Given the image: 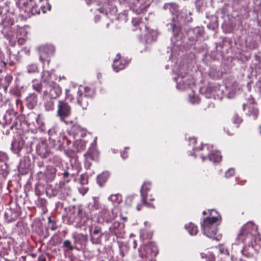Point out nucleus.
Returning a JSON list of instances; mask_svg holds the SVG:
<instances>
[{
	"instance_id": "a18cd8bd",
	"label": "nucleus",
	"mask_w": 261,
	"mask_h": 261,
	"mask_svg": "<svg viewBox=\"0 0 261 261\" xmlns=\"http://www.w3.org/2000/svg\"><path fill=\"white\" fill-rule=\"evenodd\" d=\"M206 261H215L216 257L213 252H208L206 255Z\"/></svg>"
},
{
	"instance_id": "6e6552de",
	"label": "nucleus",
	"mask_w": 261,
	"mask_h": 261,
	"mask_svg": "<svg viewBox=\"0 0 261 261\" xmlns=\"http://www.w3.org/2000/svg\"><path fill=\"white\" fill-rule=\"evenodd\" d=\"M44 94L51 99H56L62 93V89L58 84L48 86L44 88Z\"/></svg>"
},
{
	"instance_id": "423d86ee",
	"label": "nucleus",
	"mask_w": 261,
	"mask_h": 261,
	"mask_svg": "<svg viewBox=\"0 0 261 261\" xmlns=\"http://www.w3.org/2000/svg\"><path fill=\"white\" fill-rule=\"evenodd\" d=\"M48 134L49 144L56 148H60L63 146L65 141H68L66 137L61 134L58 126L52 127L49 129Z\"/></svg>"
},
{
	"instance_id": "4468645a",
	"label": "nucleus",
	"mask_w": 261,
	"mask_h": 261,
	"mask_svg": "<svg viewBox=\"0 0 261 261\" xmlns=\"http://www.w3.org/2000/svg\"><path fill=\"white\" fill-rule=\"evenodd\" d=\"M221 216L218 215L217 216L207 217L203 219L201 224V229L203 230L208 227L216 226L215 224L217 223Z\"/></svg>"
},
{
	"instance_id": "f257e3e1",
	"label": "nucleus",
	"mask_w": 261,
	"mask_h": 261,
	"mask_svg": "<svg viewBox=\"0 0 261 261\" xmlns=\"http://www.w3.org/2000/svg\"><path fill=\"white\" fill-rule=\"evenodd\" d=\"M238 243L247 244L249 247L257 245V242L260 241L258 232V228L252 222H248L243 225L238 234Z\"/></svg>"
},
{
	"instance_id": "f03ea898",
	"label": "nucleus",
	"mask_w": 261,
	"mask_h": 261,
	"mask_svg": "<svg viewBox=\"0 0 261 261\" xmlns=\"http://www.w3.org/2000/svg\"><path fill=\"white\" fill-rule=\"evenodd\" d=\"M151 189V183L149 181H145L142 185L140 190V202L138 203L137 197L133 196L128 197L127 202L129 203L131 206H133L137 203L136 208L138 211H141L143 206L149 208H154L155 207L152 203V201L154 200V198L152 195H148V192Z\"/></svg>"
},
{
	"instance_id": "603ef678",
	"label": "nucleus",
	"mask_w": 261,
	"mask_h": 261,
	"mask_svg": "<svg viewBox=\"0 0 261 261\" xmlns=\"http://www.w3.org/2000/svg\"><path fill=\"white\" fill-rule=\"evenodd\" d=\"M101 231V229L98 227H95L91 235H98Z\"/></svg>"
},
{
	"instance_id": "2eb2a0df",
	"label": "nucleus",
	"mask_w": 261,
	"mask_h": 261,
	"mask_svg": "<svg viewBox=\"0 0 261 261\" xmlns=\"http://www.w3.org/2000/svg\"><path fill=\"white\" fill-rule=\"evenodd\" d=\"M89 98L84 95L82 90L79 89L76 97L77 103L83 110L87 109L89 105Z\"/></svg>"
},
{
	"instance_id": "7c9ffc66",
	"label": "nucleus",
	"mask_w": 261,
	"mask_h": 261,
	"mask_svg": "<svg viewBox=\"0 0 261 261\" xmlns=\"http://www.w3.org/2000/svg\"><path fill=\"white\" fill-rule=\"evenodd\" d=\"M109 177V173L108 172H102L98 175L97 180L98 184L102 186L108 179Z\"/></svg>"
},
{
	"instance_id": "72a5a7b5",
	"label": "nucleus",
	"mask_w": 261,
	"mask_h": 261,
	"mask_svg": "<svg viewBox=\"0 0 261 261\" xmlns=\"http://www.w3.org/2000/svg\"><path fill=\"white\" fill-rule=\"evenodd\" d=\"M54 101L50 98L49 100H46L44 102V108L47 111H52L54 109Z\"/></svg>"
},
{
	"instance_id": "69168bd1",
	"label": "nucleus",
	"mask_w": 261,
	"mask_h": 261,
	"mask_svg": "<svg viewBox=\"0 0 261 261\" xmlns=\"http://www.w3.org/2000/svg\"><path fill=\"white\" fill-rule=\"evenodd\" d=\"M205 148L207 149V147L206 145H205V146H203V147H202V150H203V149H204Z\"/></svg>"
},
{
	"instance_id": "4d7b16f0",
	"label": "nucleus",
	"mask_w": 261,
	"mask_h": 261,
	"mask_svg": "<svg viewBox=\"0 0 261 261\" xmlns=\"http://www.w3.org/2000/svg\"><path fill=\"white\" fill-rule=\"evenodd\" d=\"M98 11L100 13L105 14L107 15V11L103 8H100L98 9Z\"/></svg>"
},
{
	"instance_id": "0e129e2a",
	"label": "nucleus",
	"mask_w": 261,
	"mask_h": 261,
	"mask_svg": "<svg viewBox=\"0 0 261 261\" xmlns=\"http://www.w3.org/2000/svg\"><path fill=\"white\" fill-rule=\"evenodd\" d=\"M122 219L124 221H127V217H122Z\"/></svg>"
},
{
	"instance_id": "774afa93",
	"label": "nucleus",
	"mask_w": 261,
	"mask_h": 261,
	"mask_svg": "<svg viewBox=\"0 0 261 261\" xmlns=\"http://www.w3.org/2000/svg\"><path fill=\"white\" fill-rule=\"evenodd\" d=\"M32 256L33 257H35V256H36L35 254H32Z\"/></svg>"
},
{
	"instance_id": "79ce46f5",
	"label": "nucleus",
	"mask_w": 261,
	"mask_h": 261,
	"mask_svg": "<svg viewBox=\"0 0 261 261\" xmlns=\"http://www.w3.org/2000/svg\"><path fill=\"white\" fill-rule=\"evenodd\" d=\"M92 214L91 213L90 216L92 217ZM77 216L79 217L81 219H83L84 217H86V218L89 217V216L86 215L85 212L81 208H79L78 211L77 212Z\"/></svg>"
},
{
	"instance_id": "6e6d98bb",
	"label": "nucleus",
	"mask_w": 261,
	"mask_h": 261,
	"mask_svg": "<svg viewBox=\"0 0 261 261\" xmlns=\"http://www.w3.org/2000/svg\"><path fill=\"white\" fill-rule=\"evenodd\" d=\"M4 106H5L4 103L3 101L2 98H0V112L4 111L5 109L3 108Z\"/></svg>"
},
{
	"instance_id": "09e8293b",
	"label": "nucleus",
	"mask_w": 261,
	"mask_h": 261,
	"mask_svg": "<svg viewBox=\"0 0 261 261\" xmlns=\"http://www.w3.org/2000/svg\"><path fill=\"white\" fill-rule=\"evenodd\" d=\"M129 149V147H125L124 150L121 153V156L123 159H125L128 157L127 150Z\"/></svg>"
},
{
	"instance_id": "680f3d73",
	"label": "nucleus",
	"mask_w": 261,
	"mask_h": 261,
	"mask_svg": "<svg viewBox=\"0 0 261 261\" xmlns=\"http://www.w3.org/2000/svg\"><path fill=\"white\" fill-rule=\"evenodd\" d=\"M206 255L207 254H205L204 253H201L200 256L202 258H205L206 259Z\"/></svg>"
},
{
	"instance_id": "8fccbe9b",
	"label": "nucleus",
	"mask_w": 261,
	"mask_h": 261,
	"mask_svg": "<svg viewBox=\"0 0 261 261\" xmlns=\"http://www.w3.org/2000/svg\"><path fill=\"white\" fill-rule=\"evenodd\" d=\"M35 194L38 196H39L40 195L42 194V192L40 190V186H39V185L36 186L35 189Z\"/></svg>"
},
{
	"instance_id": "473e14b6",
	"label": "nucleus",
	"mask_w": 261,
	"mask_h": 261,
	"mask_svg": "<svg viewBox=\"0 0 261 261\" xmlns=\"http://www.w3.org/2000/svg\"><path fill=\"white\" fill-rule=\"evenodd\" d=\"M41 82H39L37 80H34L32 81L33 89L38 93H40L42 90Z\"/></svg>"
},
{
	"instance_id": "412c9836",
	"label": "nucleus",
	"mask_w": 261,
	"mask_h": 261,
	"mask_svg": "<svg viewBox=\"0 0 261 261\" xmlns=\"http://www.w3.org/2000/svg\"><path fill=\"white\" fill-rule=\"evenodd\" d=\"M246 107L248 109L247 115L249 117H252L254 120L256 119L258 116V109L252 105L249 106L247 105V106H246L245 105H244V110H245Z\"/></svg>"
},
{
	"instance_id": "bf43d9fd",
	"label": "nucleus",
	"mask_w": 261,
	"mask_h": 261,
	"mask_svg": "<svg viewBox=\"0 0 261 261\" xmlns=\"http://www.w3.org/2000/svg\"><path fill=\"white\" fill-rule=\"evenodd\" d=\"M69 175V173L67 171H65L63 173V176L64 178L68 177Z\"/></svg>"
},
{
	"instance_id": "052dcab7",
	"label": "nucleus",
	"mask_w": 261,
	"mask_h": 261,
	"mask_svg": "<svg viewBox=\"0 0 261 261\" xmlns=\"http://www.w3.org/2000/svg\"><path fill=\"white\" fill-rule=\"evenodd\" d=\"M37 165L40 167V168H41L42 167L44 166V162L43 161H40V162H38V163H37Z\"/></svg>"
},
{
	"instance_id": "37998d69",
	"label": "nucleus",
	"mask_w": 261,
	"mask_h": 261,
	"mask_svg": "<svg viewBox=\"0 0 261 261\" xmlns=\"http://www.w3.org/2000/svg\"><path fill=\"white\" fill-rule=\"evenodd\" d=\"M151 238V234L148 233V232L145 230H142L140 233V238L143 240L145 239H150Z\"/></svg>"
},
{
	"instance_id": "bb28decb",
	"label": "nucleus",
	"mask_w": 261,
	"mask_h": 261,
	"mask_svg": "<svg viewBox=\"0 0 261 261\" xmlns=\"http://www.w3.org/2000/svg\"><path fill=\"white\" fill-rule=\"evenodd\" d=\"M256 245H255L253 247H249L247 244H245V246L243 247L242 249L241 250V252L242 254L247 258L252 257L253 255L252 251L254 250V247H255Z\"/></svg>"
},
{
	"instance_id": "5fc2aeb1",
	"label": "nucleus",
	"mask_w": 261,
	"mask_h": 261,
	"mask_svg": "<svg viewBox=\"0 0 261 261\" xmlns=\"http://www.w3.org/2000/svg\"><path fill=\"white\" fill-rule=\"evenodd\" d=\"M38 261H46V258L44 255L41 254L39 256L38 258Z\"/></svg>"
},
{
	"instance_id": "f8f14e48",
	"label": "nucleus",
	"mask_w": 261,
	"mask_h": 261,
	"mask_svg": "<svg viewBox=\"0 0 261 261\" xmlns=\"http://www.w3.org/2000/svg\"><path fill=\"white\" fill-rule=\"evenodd\" d=\"M53 73L48 70H43L41 73V82L44 84V88H47L48 86L57 84L53 80Z\"/></svg>"
},
{
	"instance_id": "a19ab883",
	"label": "nucleus",
	"mask_w": 261,
	"mask_h": 261,
	"mask_svg": "<svg viewBox=\"0 0 261 261\" xmlns=\"http://www.w3.org/2000/svg\"><path fill=\"white\" fill-rule=\"evenodd\" d=\"M232 121L236 125V127H238L240 124L242 122L243 119L238 115H235L232 118Z\"/></svg>"
},
{
	"instance_id": "7ed1b4c3",
	"label": "nucleus",
	"mask_w": 261,
	"mask_h": 261,
	"mask_svg": "<svg viewBox=\"0 0 261 261\" xmlns=\"http://www.w3.org/2000/svg\"><path fill=\"white\" fill-rule=\"evenodd\" d=\"M24 119L22 115H18L13 110H8L3 117V122H1L3 126L9 125L11 130H19L22 129V124Z\"/></svg>"
},
{
	"instance_id": "de8ad7c7",
	"label": "nucleus",
	"mask_w": 261,
	"mask_h": 261,
	"mask_svg": "<svg viewBox=\"0 0 261 261\" xmlns=\"http://www.w3.org/2000/svg\"><path fill=\"white\" fill-rule=\"evenodd\" d=\"M40 60L43 64H44L45 62H46V61L47 62L48 65L49 64V62H50L49 58L48 56H46L45 57H44L42 53L41 54V55L40 56Z\"/></svg>"
},
{
	"instance_id": "1a4fd4ad",
	"label": "nucleus",
	"mask_w": 261,
	"mask_h": 261,
	"mask_svg": "<svg viewBox=\"0 0 261 261\" xmlns=\"http://www.w3.org/2000/svg\"><path fill=\"white\" fill-rule=\"evenodd\" d=\"M36 150L37 154L43 159L47 158L51 153L44 139H41V141L37 145Z\"/></svg>"
},
{
	"instance_id": "393cba45",
	"label": "nucleus",
	"mask_w": 261,
	"mask_h": 261,
	"mask_svg": "<svg viewBox=\"0 0 261 261\" xmlns=\"http://www.w3.org/2000/svg\"><path fill=\"white\" fill-rule=\"evenodd\" d=\"M36 204L38 207L41 209L43 213L45 214L47 212V202L45 199L38 197L36 201Z\"/></svg>"
},
{
	"instance_id": "ddd939ff",
	"label": "nucleus",
	"mask_w": 261,
	"mask_h": 261,
	"mask_svg": "<svg viewBox=\"0 0 261 261\" xmlns=\"http://www.w3.org/2000/svg\"><path fill=\"white\" fill-rule=\"evenodd\" d=\"M72 237L74 240V244L81 248L85 247L88 241V237L86 234L82 233H74L72 234Z\"/></svg>"
},
{
	"instance_id": "9d476101",
	"label": "nucleus",
	"mask_w": 261,
	"mask_h": 261,
	"mask_svg": "<svg viewBox=\"0 0 261 261\" xmlns=\"http://www.w3.org/2000/svg\"><path fill=\"white\" fill-rule=\"evenodd\" d=\"M24 11L29 15L40 14V9L38 3L35 4L33 0H27V2L23 3Z\"/></svg>"
},
{
	"instance_id": "20e7f679",
	"label": "nucleus",
	"mask_w": 261,
	"mask_h": 261,
	"mask_svg": "<svg viewBox=\"0 0 261 261\" xmlns=\"http://www.w3.org/2000/svg\"><path fill=\"white\" fill-rule=\"evenodd\" d=\"M72 109L70 105L65 100H59L58 105L57 115L61 121L66 124H73L74 120L70 119Z\"/></svg>"
},
{
	"instance_id": "a211bd4d",
	"label": "nucleus",
	"mask_w": 261,
	"mask_h": 261,
	"mask_svg": "<svg viewBox=\"0 0 261 261\" xmlns=\"http://www.w3.org/2000/svg\"><path fill=\"white\" fill-rule=\"evenodd\" d=\"M92 200V201L90 202L88 205V208L90 213H92L94 211L98 210L101 208H102L98 197H93Z\"/></svg>"
},
{
	"instance_id": "3c124183",
	"label": "nucleus",
	"mask_w": 261,
	"mask_h": 261,
	"mask_svg": "<svg viewBox=\"0 0 261 261\" xmlns=\"http://www.w3.org/2000/svg\"><path fill=\"white\" fill-rule=\"evenodd\" d=\"M172 31L174 33H178L180 31V28L178 25H176L175 23H173L172 24Z\"/></svg>"
},
{
	"instance_id": "0eeeda50",
	"label": "nucleus",
	"mask_w": 261,
	"mask_h": 261,
	"mask_svg": "<svg viewBox=\"0 0 261 261\" xmlns=\"http://www.w3.org/2000/svg\"><path fill=\"white\" fill-rule=\"evenodd\" d=\"M119 212L120 210L117 206H115L111 211L106 206H103L98 213L97 221L99 223L111 222L118 216Z\"/></svg>"
},
{
	"instance_id": "e2e57ef3",
	"label": "nucleus",
	"mask_w": 261,
	"mask_h": 261,
	"mask_svg": "<svg viewBox=\"0 0 261 261\" xmlns=\"http://www.w3.org/2000/svg\"><path fill=\"white\" fill-rule=\"evenodd\" d=\"M201 158L202 159V160L204 161L205 159H206L207 158L206 156L204 154H201Z\"/></svg>"
},
{
	"instance_id": "e433bc0d",
	"label": "nucleus",
	"mask_w": 261,
	"mask_h": 261,
	"mask_svg": "<svg viewBox=\"0 0 261 261\" xmlns=\"http://www.w3.org/2000/svg\"><path fill=\"white\" fill-rule=\"evenodd\" d=\"M27 71L29 73H35L38 72V68L36 64H31L28 66Z\"/></svg>"
},
{
	"instance_id": "6ab92c4d",
	"label": "nucleus",
	"mask_w": 261,
	"mask_h": 261,
	"mask_svg": "<svg viewBox=\"0 0 261 261\" xmlns=\"http://www.w3.org/2000/svg\"><path fill=\"white\" fill-rule=\"evenodd\" d=\"M38 96L35 93L30 94L26 98L27 106L30 109H33L37 104Z\"/></svg>"
},
{
	"instance_id": "ea45409f",
	"label": "nucleus",
	"mask_w": 261,
	"mask_h": 261,
	"mask_svg": "<svg viewBox=\"0 0 261 261\" xmlns=\"http://www.w3.org/2000/svg\"><path fill=\"white\" fill-rule=\"evenodd\" d=\"M73 92L71 89H65V99L72 101L73 100Z\"/></svg>"
},
{
	"instance_id": "4c0bfd02",
	"label": "nucleus",
	"mask_w": 261,
	"mask_h": 261,
	"mask_svg": "<svg viewBox=\"0 0 261 261\" xmlns=\"http://www.w3.org/2000/svg\"><path fill=\"white\" fill-rule=\"evenodd\" d=\"M91 241L93 244H99L101 241V235H91Z\"/></svg>"
},
{
	"instance_id": "c9c22d12",
	"label": "nucleus",
	"mask_w": 261,
	"mask_h": 261,
	"mask_svg": "<svg viewBox=\"0 0 261 261\" xmlns=\"http://www.w3.org/2000/svg\"><path fill=\"white\" fill-rule=\"evenodd\" d=\"M141 20H142V19L141 18L136 17V18H133V19L132 20V22L134 26H136V27L139 26L140 28H141V26H144V29L145 30H147V29H148L147 27H146L145 25H144V23L141 22Z\"/></svg>"
},
{
	"instance_id": "49530a36",
	"label": "nucleus",
	"mask_w": 261,
	"mask_h": 261,
	"mask_svg": "<svg viewBox=\"0 0 261 261\" xmlns=\"http://www.w3.org/2000/svg\"><path fill=\"white\" fill-rule=\"evenodd\" d=\"M235 173V171L233 169H229L227 170L225 174V176L226 178H229L232 176H233Z\"/></svg>"
},
{
	"instance_id": "aec40b11",
	"label": "nucleus",
	"mask_w": 261,
	"mask_h": 261,
	"mask_svg": "<svg viewBox=\"0 0 261 261\" xmlns=\"http://www.w3.org/2000/svg\"><path fill=\"white\" fill-rule=\"evenodd\" d=\"M99 152L95 146H91L87 152L85 154V156L87 160H97Z\"/></svg>"
},
{
	"instance_id": "5701e85b",
	"label": "nucleus",
	"mask_w": 261,
	"mask_h": 261,
	"mask_svg": "<svg viewBox=\"0 0 261 261\" xmlns=\"http://www.w3.org/2000/svg\"><path fill=\"white\" fill-rule=\"evenodd\" d=\"M82 91L84 95L90 99L93 98L95 95V89L93 86H85Z\"/></svg>"
},
{
	"instance_id": "13d9d810",
	"label": "nucleus",
	"mask_w": 261,
	"mask_h": 261,
	"mask_svg": "<svg viewBox=\"0 0 261 261\" xmlns=\"http://www.w3.org/2000/svg\"><path fill=\"white\" fill-rule=\"evenodd\" d=\"M138 244L136 240H134L133 242V247L134 249H136L137 247Z\"/></svg>"
},
{
	"instance_id": "dca6fc26",
	"label": "nucleus",
	"mask_w": 261,
	"mask_h": 261,
	"mask_svg": "<svg viewBox=\"0 0 261 261\" xmlns=\"http://www.w3.org/2000/svg\"><path fill=\"white\" fill-rule=\"evenodd\" d=\"M163 8L165 10H169L170 13L175 16V17H173L172 20L173 22L175 21V19H177V17L178 15V6L175 3H166L164 4L163 6Z\"/></svg>"
},
{
	"instance_id": "9b49d317",
	"label": "nucleus",
	"mask_w": 261,
	"mask_h": 261,
	"mask_svg": "<svg viewBox=\"0 0 261 261\" xmlns=\"http://www.w3.org/2000/svg\"><path fill=\"white\" fill-rule=\"evenodd\" d=\"M127 64V60L121 57L119 54H117L113 61V68L116 71L118 72L125 68Z\"/></svg>"
},
{
	"instance_id": "864d4df0",
	"label": "nucleus",
	"mask_w": 261,
	"mask_h": 261,
	"mask_svg": "<svg viewBox=\"0 0 261 261\" xmlns=\"http://www.w3.org/2000/svg\"><path fill=\"white\" fill-rule=\"evenodd\" d=\"M25 42V40L23 38H19L17 40V43L19 45L24 44Z\"/></svg>"
},
{
	"instance_id": "4be33fe9",
	"label": "nucleus",
	"mask_w": 261,
	"mask_h": 261,
	"mask_svg": "<svg viewBox=\"0 0 261 261\" xmlns=\"http://www.w3.org/2000/svg\"><path fill=\"white\" fill-rule=\"evenodd\" d=\"M208 158L214 163H219L222 161V156L219 151L214 150L208 153Z\"/></svg>"
},
{
	"instance_id": "cd10ccee",
	"label": "nucleus",
	"mask_w": 261,
	"mask_h": 261,
	"mask_svg": "<svg viewBox=\"0 0 261 261\" xmlns=\"http://www.w3.org/2000/svg\"><path fill=\"white\" fill-rule=\"evenodd\" d=\"M204 235L206 237L214 239L215 238V236L217 232V228L216 226H212L211 227H208V228L202 230Z\"/></svg>"
},
{
	"instance_id": "f704fd0d",
	"label": "nucleus",
	"mask_w": 261,
	"mask_h": 261,
	"mask_svg": "<svg viewBox=\"0 0 261 261\" xmlns=\"http://www.w3.org/2000/svg\"><path fill=\"white\" fill-rule=\"evenodd\" d=\"M109 199L115 203H119L122 201V196L120 194H112L110 197Z\"/></svg>"
},
{
	"instance_id": "c756f323",
	"label": "nucleus",
	"mask_w": 261,
	"mask_h": 261,
	"mask_svg": "<svg viewBox=\"0 0 261 261\" xmlns=\"http://www.w3.org/2000/svg\"><path fill=\"white\" fill-rule=\"evenodd\" d=\"M185 228L188 230L189 233L192 235H196L198 231V227L194 223L190 222L185 225Z\"/></svg>"
},
{
	"instance_id": "2f4dec72",
	"label": "nucleus",
	"mask_w": 261,
	"mask_h": 261,
	"mask_svg": "<svg viewBox=\"0 0 261 261\" xmlns=\"http://www.w3.org/2000/svg\"><path fill=\"white\" fill-rule=\"evenodd\" d=\"M3 23L5 27H10L14 23V19L13 17L8 15L3 20Z\"/></svg>"
},
{
	"instance_id": "a878e982",
	"label": "nucleus",
	"mask_w": 261,
	"mask_h": 261,
	"mask_svg": "<svg viewBox=\"0 0 261 261\" xmlns=\"http://www.w3.org/2000/svg\"><path fill=\"white\" fill-rule=\"evenodd\" d=\"M9 243L6 239L0 240V256L8 254Z\"/></svg>"
},
{
	"instance_id": "c85d7f7f",
	"label": "nucleus",
	"mask_w": 261,
	"mask_h": 261,
	"mask_svg": "<svg viewBox=\"0 0 261 261\" xmlns=\"http://www.w3.org/2000/svg\"><path fill=\"white\" fill-rule=\"evenodd\" d=\"M63 247L65 248L66 251H73L74 250H76L77 251L80 250V248H79L78 246L74 245H73L70 240H65L63 243Z\"/></svg>"
},
{
	"instance_id": "338daca9",
	"label": "nucleus",
	"mask_w": 261,
	"mask_h": 261,
	"mask_svg": "<svg viewBox=\"0 0 261 261\" xmlns=\"http://www.w3.org/2000/svg\"><path fill=\"white\" fill-rule=\"evenodd\" d=\"M97 261H105V260L102 259H98Z\"/></svg>"
},
{
	"instance_id": "58836bf2",
	"label": "nucleus",
	"mask_w": 261,
	"mask_h": 261,
	"mask_svg": "<svg viewBox=\"0 0 261 261\" xmlns=\"http://www.w3.org/2000/svg\"><path fill=\"white\" fill-rule=\"evenodd\" d=\"M48 220V227L52 231H55L58 228V226L55 221L51 220V218L49 217Z\"/></svg>"
},
{
	"instance_id": "b1692460",
	"label": "nucleus",
	"mask_w": 261,
	"mask_h": 261,
	"mask_svg": "<svg viewBox=\"0 0 261 261\" xmlns=\"http://www.w3.org/2000/svg\"><path fill=\"white\" fill-rule=\"evenodd\" d=\"M38 6H39L40 13L42 12L43 14L50 11L51 8V5L47 1L39 0Z\"/></svg>"
},
{
	"instance_id": "39448f33",
	"label": "nucleus",
	"mask_w": 261,
	"mask_h": 261,
	"mask_svg": "<svg viewBox=\"0 0 261 261\" xmlns=\"http://www.w3.org/2000/svg\"><path fill=\"white\" fill-rule=\"evenodd\" d=\"M139 256L144 261H155L158 248L152 243L142 244L138 249Z\"/></svg>"
},
{
	"instance_id": "f3484780",
	"label": "nucleus",
	"mask_w": 261,
	"mask_h": 261,
	"mask_svg": "<svg viewBox=\"0 0 261 261\" xmlns=\"http://www.w3.org/2000/svg\"><path fill=\"white\" fill-rule=\"evenodd\" d=\"M56 169L53 166H47L44 175L47 181H51L56 177Z\"/></svg>"
},
{
	"instance_id": "c03bdc74",
	"label": "nucleus",
	"mask_w": 261,
	"mask_h": 261,
	"mask_svg": "<svg viewBox=\"0 0 261 261\" xmlns=\"http://www.w3.org/2000/svg\"><path fill=\"white\" fill-rule=\"evenodd\" d=\"M80 182L81 185H86L88 182V177L86 175H81L80 178Z\"/></svg>"
}]
</instances>
